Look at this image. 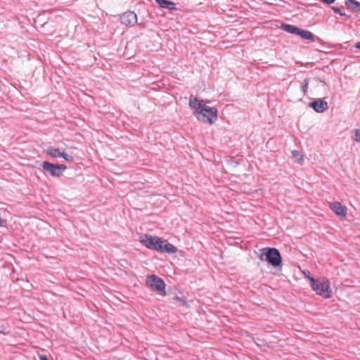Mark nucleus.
<instances>
[{
	"label": "nucleus",
	"mask_w": 360,
	"mask_h": 360,
	"mask_svg": "<svg viewBox=\"0 0 360 360\" xmlns=\"http://www.w3.org/2000/svg\"><path fill=\"white\" fill-rule=\"evenodd\" d=\"M209 101L199 100L196 96L191 95L189 98V108L193 110V115L199 120L210 124L217 120L218 110L214 107L205 105Z\"/></svg>",
	"instance_id": "obj_1"
},
{
	"label": "nucleus",
	"mask_w": 360,
	"mask_h": 360,
	"mask_svg": "<svg viewBox=\"0 0 360 360\" xmlns=\"http://www.w3.org/2000/svg\"><path fill=\"white\" fill-rule=\"evenodd\" d=\"M262 252L259 256L262 261H266L274 267L281 266L282 257L279 250L276 248H265L262 250Z\"/></svg>",
	"instance_id": "obj_2"
},
{
	"label": "nucleus",
	"mask_w": 360,
	"mask_h": 360,
	"mask_svg": "<svg viewBox=\"0 0 360 360\" xmlns=\"http://www.w3.org/2000/svg\"><path fill=\"white\" fill-rule=\"evenodd\" d=\"M310 281L311 288L319 295L325 298H329L331 296V290L330 288V281L326 278L316 280L313 277L307 276Z\"/></svg>",
	"instance_id": "obj_3"
},
{
	"label": "nucleus",
	"mask_w": 360,
	"mask_h": 360,
	"mask_svg": "<svg viewBox=\"0 0 360 360\" xmlns=\"http://www.w3.org/2000/svg\"><path fill=\"white\" fill-rule=\"evenodd\" d=\"M42 167L45 173L54 177H60L67 169V166L64 164H53L48 161L43 162Z\"/></svg>",
	"instance_id": "obj_4"
},
{
	"label": "nucleus",
	"mask_w": 360,
	"mask_h": 360,
	"mask_svg": "<svg viewBox=\"0 0 360 360\" xmlns=\"http://www.w3.org/2000/svg\"><path fill=\"white\" fill-rule=\"evenodd\" d=\"M146 283L153 290L159 292L160 295H165V283L162 278L157 276L155 274L148 276L146 278Z\"/></svg>",
	"instance_id": "obj_5"
},
{
	"label": "nucleus",
	"mask_w": 360,
	"mask_h": 360,
	"mask_svg": "<svg viewBox=\"0 0 360 360\" xmlns=\"http://www.w3.org/2000/svg\"><path fill=\"white\" fill-rule=\"evenodd\" d=\"M46 153L48 155L51 156L53 158H63L67 162H72L74 161V157L71 155L68 154L64 150L61 151L60 149L54 148V147H49L47 148Z\"/></svg>",
	"instance_id": "obj_6"
},
{
	"label": "nucleus",
	"mask_w": 360,
	"mask_h": 360,
	"mask_svg": "<svg viewBox=\"0 0 360 360\" xmlns=\"http://www.w3.org/2000/svg\"><path fill=\"white\" fill-rule=\"evenodd\" d=\"M120 20L122 24L132 27L137 23V15L133 11H127L120 15Z\"/></svg>",
	"instance_id": "obj_7"
},
{
	"label": "nucleus",
	"mask_w": 360,
	"mask_h": 360,
	"mask_svg": "<svg viewBox=\"0 0 360 360\" xmlns=\"http://www.w3.org/2000/svg\"><path fill=\"white\" fill-rule=\"evenodd\" d=\"M309 106L319 113L325 112L328 108V103L322 99H316L310 102Z\"/></svg>",
	"instance_id": "obj_8"
},
{
	"label": "nucleus",
	"mask_w": 360,
	"mask_h": 360,
	"mask_svg": "<svg viewBox=\"0 0 360 360\" xmlns=\"http://www.w3.org/2000/svg\"><path fill=\"white\" fill-rule=\"evenodd\" d=\"M330 208L340 218L345 219L347 215V207L340 202H334L330 205Z\"/></svg>",
	"instance_id": "obj_9"
},
{
	"label": "nucleus",
	"mask_w": 360,
	"mask_h": 360,
	"mask_svg": "<svg viewBox=\"0 0 360 360\" xmlns=\"http://www.w3.org/2000/svg\"><path fill=\"white\" fill-rule=\"evenodd\" d=\"M155 238L156 236H152L148 234H145L141 238L140 242L147 248L153 250V247L154 245L153 243Z\"/></svg>",
	"instance_id": "obj_10"
},
{
	"label": "nucleus",
	"mask_w": 360,
	"mask_h": 360,
	"mask_svg": "<svg viewBox=\"0 0 360 360\" xmlns=\"http://www.w3.org/2000/svg\"><path fill=\"white\" fill-rule=\"evenodd\" d=\"M164 243L162 245V248L160 250V252H167L169 254L176 253L177 251V248L172 245V243H169L167 242V240H164Z\"/></svg>",
	"instance_id": "obj_11"
},
{
	"label": "nucleus",
	"mask_w": 360,
	"mask_h": 360,
	"mask_svg": "<svg viewBox=\"0 0 360 360\" xmlns=\"http://www.w3.org/2000/svg\"><path fill=\"white\" fill-rule=\"evenodd\" d=\"M155 1L162 8H167L169 11H174L176 9L175 7L174 3H173L169 0H155Z\"/></svg>",
	"instance_id": "obj_12"
},
{
	"label": "nucleus",
	"mask_w": 360,
	"mask_h": 360,
	"mask_svg": "<svg viewBox=\"0 0 360 360\" xmlns=\"http://www.w3.org/2000/svg\"><path fill=\"white\" fill-rule=\"evenodd\" d=\"M297 35L301 37L303 39L310 40L312 41L315 40L314 35L311 32L300 28H299Z\"/></svg>",
	"instance_id": "obj_13"
},
{
	"label": "nucleus",
	"mask_w": 360,
	"mask_h": 360,
	"mask_svg": "<svg viewBox=\"0 0 360 360\" xmlns=\"http://www.w3.org/2000/svg\"><path fill=\"white\" fill-rule=\"evenodd\" d=\"M281 29L288 33L294 34L297 35V32L299 31V27L295 25H290V24H282Z\"/></svg>",
	"instance_id": "obj_14"
},
{
	"label": "nucleus",
	"mask_w": 360,
	"mask_h": 360,
	"mask_svg": "<svg viewBox=\"0 0 360 360\" xmlns=\"http://www.w3.org/2000/svg\"><path fill=\"white\" fill-rule=\"evenodd\" d=\"M345 4L347 6H352L354 10L360 12V3L356 0H346Z\"/></svg>",
	"instance_id": "obj_15"
},
{
	"label": "nucleus",
	"mask_w": 360,
	"mask_h": 360,
	"mask_svg": "<svg viewBox=\"0 0 360 360\" xmlns=\"http://www.w3.org/2000/svg\"><path fill=\"white\" fill-rule=\"evenodd\" d=\"M164 240H162V238L156 236V238L155 240H154V245L153 247V250H157V251H160V250H161L162 248V243H164Z\"/></svg>",
	"instance_id": "obj_16"
},
{
	"label": "nucleus",
	"mask_w": 360,
	"mask_h": 360,
	"mask_svg": "<svg viewBox=\"0 0 360 360\" xmlns=\"http://www.w3.org/2000/svg\"><path fill=\"white\" fill-rule=\"evenodd\" d=\"M292 155L294 159H295V161L298 162L299 164H302L303 162V155L301 154V153L297 150H294L292 151Z\"/></svg>",
	"instance_id": "obj_17"
},
{
	"label": "nucleus",
	"mask_w": 360,
	"mask_h": 360,
	"mask_svg": "<svg viewBox=\"0 0 360 360\" xmlns=\"http://www.w3.org/2000/svg\"><path fill=\"white\" fill-rule=\"evenodd\" d=\"M308 86H309V79L307 78H306L304 79L302 84L301 86V91H302L304 95L307 94V90H308Z\"/></svg>",
	"instance_id": "obj_18"
},
{
	"label": "nucleus",
	"mask_w": 360,
	"mask_h": 360,
	"mask_svg": "<svg viewBox=\"0 0 360 360\" xmlns=\"http://www.w3.org/2000/svg\"><path fill=\"white\" fill-rule=\"evenodd\" d=\"M330 8L335 13H338L341 16H346L347 18H350V15H347L345 12H343L340 8L335 6H331Z\"/></svg>",
	"instance_id": "obj_19"
},
{
	"label": "nucleus",
	"mask_w": 360,
	"mask_h": 360,
	"mask_svg": "<svg viewBox=\"0 0 360 360\" xmlns=\"http://www.w3.org/2000/svg\"><path fill=\"white\" fill-rule=\"evenodd\" d=\"M8 333H9V330H8V327H6L4 325H1L0 326V334L8 335Z\"/></svg>",
	"instance_id": "obj_20"
},
{
	"label": "nucleus",
	"mask_w": 360,
	"mask_h": 360,
	"mask_svg": "<svg viewBox=\"0 0 360 360\" xmlns=\"http://www.w3.org/2000/svg\"><path fill=\"white\" fill-rule=\"evenodd\" d=\"M354 141L360 143V129H359L355 130Z\"/></svg>",
	"instance_id": "obj_21"
},
{
	"label": "nucleus",
	"mask_w": 360,
	"mask_h": 360,
	"mask_svg": "<svg viewBox=\"0 0 360 360\" xmlns=\"http://www.w3.org/2000/svg\"><path fill=\"white\" fill-rule=\"evenodd\" d=\"M316 79H317L319 82H321V84H322V86H323V87H324V88H328V86L327 83H326L325 81L322 80V79H320V78H317Z\"/></svg>",
	"instance_id": "obj_22"
},
{
	"label": "nucleus",
	"mask_w": 360,
	"mask_h": 360,
	"mask_svg": "<svg viewBox=\"0 0 360 360\" xmlns=\"http://www.w3.org/2000/svg\"><path fill=\"white\" fill-rule=\"evenodd\" d=\"M321 1L326 4L330 5L333 4L335 0H321Z\"/></svg>",
	"instance_id": "obj_23"
},
{
	"label": "nucleus",
	"mask_w": 360,
	"mask_h": 360,
	"mask_svg": "<svg viewBox=\"0 0 360 360\" xmlns=\"http://www.w3.org/2000/svg\"><path fill=\"white\" fill-rule=\"evenodd\" d=\"M176 299L178 301H179L180 302H181L183 305H186V302L184 299H181V298L179 297H176Z\"/></svg>",
	"instance_id": "obj_24"
},
{
	"label": "nucleus",
	"mask_w": 360,
	"mask_h": 360,
	"mask_svg": "<svg viewBox=\"0 0 360 360\" xmlns=\"http://www.w3.org/2000/svg\"><path fill=\"white\" fill-rule=\"evenodd\" d=\"M39 359L40 360H49L47 356L44 355H39Z\"/></svg>",
	"instance_id": "obj_25"
},
{
	"label": "nucleus",
	"mask_w": 360,
	"mask_h": 360,
	"mask_svg": "<svg viewBox=\"0 0 360 360\" xmlns=\"http://www.w3.org/2000/svg\"><path fill=\"white\" fill-rule=\"evenodd\" d=\"M354 47L360 49V41L355 44Z\"/></svg>",
	"instance_id": "obj_26"
}]
</instances>
